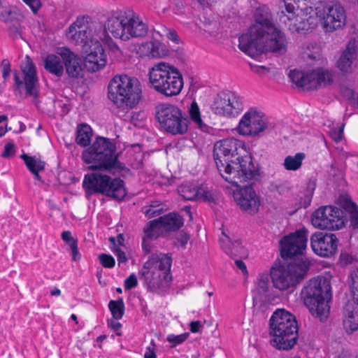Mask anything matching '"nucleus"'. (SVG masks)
I'll list each match as a JSON object with an SVG mask.
<instances>
[{
  "label": "nucleus",
  "mask_w": 358,
  "mask_h": 358,
  "mask_svg": "<svg viewBox=\"0 0 358 358\" xmlns=\"http://www.w3.org/2000/svg\"><path fill=\"white\" fill-rule=\"evenodd\" d=\"M20 14L6 2L0 0V20L5 23L15 21Z\"/></svg>",
  "instance_id": "35"
},
{
  "label": "nucleus",
  "mask_w": 358,
  "mask_h": 358,
  "mask_svg": "<svg viewBox=\"0 0 358 358\" xmlns=\"http://www.w3.org/2000/svg\"><path fill=\"white\" fill-rule=\"evenodd\" d=\"M344 124L338 129H333L329 131V136L335 142L338 143L343 138Z\"/></svg>",
  "instance_id": "54"
},
{
  "label": "nucleus",
  "mask_w": 358,
  "mask_h": 358,
  "mask_svg": "<svg viewBox=\"0 0 358 358\" xmlns=\"http://www.w3.org/2000/svg\"><path fill=\"white\" fill-rule=\"evenodd\" d=\"M357 46L350 41L337 62V67L344 73H352L357 66Z\"/></svg>",
  "instance_id": "23"
},
{
  "label": "nucleus",
  "mask_w": 358,
  "mask_h": 358,
  "mask_svg": "<svg viewBox=\"0 0 358 358\" xmlns=\"http://www.w3.org/2000/svg\"><path fill=\"white\" fill-rule=\"evenodd\" d=\"M115 144L109 138L98 136L82 152V159L90 171H106L123 178L131 176V170L118 159Z\"/></svg>",
  "instance_id": "3"
},
{
  "label": "nucleus",
  "mask_w": 358,
  "mask_h": 358,
  "mask_svg": "<svg viewBox=\"0 0 358 358\" xmlns=\"http://www.w3.org/2000/svg\"><path fill=\"white\" fill-rule=\"evenodd\" d=\"M271 345L279 350H288L296 343L298 327L295 317L284 309L275 310L270 319Z\"/></svg>",
  "instance_id": "6"
},
{
  "label": "nucleus",
  "mask_w": 358,
  "mask_h": 358,
  "mask_svg": "<svg viewBox=\"0 0 358 358\" xmlns=\"http://www.w3.org/2000/svg\"><path fill=\"white\" fill-rule=\"evenodd\" d=\"M308 230L305 227L284 236L280 241L282 260L278 259L270 268H309L315 262L303 255L306 248Z\"/></svg>",
  "instance_id": "4"
},
{
  "label": "nucleus",
  "mask_w": 358,
  "mask_h": 358,
  "mask_svg": "<svg viewBox=\"0 0 358 358\" xmlns=\"http://www.w3.org/2000/svg\"><path fill=\"white\" fill-rule=\"evenodd\" d=\"M343 212L338 208L326 206L317 208L312 215L313 225L321 229L338 230L343 227Z\"/></svg>",
  "instance_id": "14"
},
{
  "label": "nucleus",
  "mask_w": 358,
  "mask_h": 358,
  "mask_svg": "<svg viewBox=\"0 0 358 358\" xmlns=\"http://www.w3.org/2000/svg\"><path fill=\"white\" fill-rule=\"evenodd\" d=\"M57 53L62 59L68 76L73 78H78L83 71L81 58L66 47L59 48Z\"/></svg>",
  "instance_id": "21"
},
{
  "label": "nucleus",
  "mask_w": 358,
  "mask_h": 358,
  "mask_svg": "<svg viewBox=\"0 0 358 358\" xmlns=\"http://www.w3.org/2000/svg\"><path fill=\"white\" fill-rule=\"evenodd\" d=\"M268 128L265 115L257 108H251L240 120L237 131L243 136H256Z\"/></svg>",
  "instance_id": "15"
},
{
  "label": "nucleus",
  "mask_w": 358,
  "mask_h": 358,
  "mask_svg": "<svg viewBox=\"0 0 358 358\" xmlns=\"http://www.w3.org/2000/svg\"><path fill=\"white\" fill-rule=\"evenodd\" d=\"M92 46L90 49H86V57L84 59V66L85 69L92 73L99 71L103 69L106 64V55L104 50L98 41H92Z\"/></svg>",
  "instance_id": "20"
},
{
  "label": "nucleus",
  "mask_w": 358,
  "mask_h": 358,
  "mask_svg": "<svg viewBox=\"0 0 358 358\" xmlns=\"http://www.w3.org/2000/svg\"><path fill=\"white\" fill-rule=\"evenodd\" d=\"M151 87L159 94L171 97L178 95L183 87V78L180 71L167 62L155 64L149 71Z\"/></svg>",
  "instance_id": "7"
},
{
  "label": "nucleus",
  "mask_w": 358,
  "mask_h": 358,
  "mask_svg": "<svg viewBox=\"0 0 358 358\" xmlns=\"http://www.w3.org/2000/svg\"><path fill=\"white\" fill-rule=\"evenodd\" d=\"M160 229L162 228L159 227L158 218L150 221L143 229L145 234L143 238L148 239L157 238L159 234V229Z\"/></svg>",
  "instance_id": "42"
},
{
  "label": "nucleus",
  "mask_w": 358,
  "mask_h": 358,
  "mask_svg": "<svg viewBox=\"0 0 358 358\" xmlns=\"http://www.w3.org/2000/svg\"><path fill=\"white\" fill-rule=\"evenodd\" d=\"M83 187L87 196L101 194L121 201L127 195L124 182L120 178H112L109 176L99 173L86 174Z\"/></svg>",
  "instance_id": "9"
},
{
  "label": "nucleus",
  "mask_w": 358,
  "mask_h": 358,
  "mask_svg": "<svg viewBox=\"0 0 358 358\" xmlns=\"http://www.w3.org/2000/svg\"><path fill=\"white\" fill-rule=\"evenodd\" d=\"M296 15H291L292 18L282 17V21L285 27L291 34H305L312 31L317 25V16L315 14L313 6L306 8V10H296Z\"/></svg>",
  "instance_id": "12"
},
{
  "label": "nucleus",
  "mask_w": 358,
  "mask_h": 358,
  "mask_svg": "<svg viewBox=\"0 0 358 358\" xmlns=\"http://www.w3.org/2000/svg\"><path fill=\"white\" fill-rule=\"evenodd\" d=\"M227 99L222 92L217 94L215 99L213 103L212 104L211 108L213 113L216 115L224 116V117H235L234 114L230 113L229 106L226 103Z\"/></svg>",
  "instance_id": "33"
},
{
  "label": "nucleus",
  "mask_w": 358,
  "mask_h": 358,
  "mask_svg": "<svg viewBox=\"0 0 358 358\" xmlns=\"http://www.w3.org/2000/svg\"><path fill=\"white\" fill-rule=\"evenodd\" d=\"M92 136V128L87 124L78 126L76 131V142L82 147L90 145Z\"/></svg>",
  "instance_id": "34"
},
{
  "label": "nucleus",
  "mask_w": 358,
  "mask_h": 358,
  "mask_svg": "<svg viewBox=\"0 0 358 358\" xmlns=\"http://www.w3.org/2000/svg\"><path fill=\"white\" fill-rule=\"evenodd\" d=\"M170 271L171 270H145L142 273V278L149 290L160 293L171 285L172 275Z\"/></svg>",
  "instance_id": "18"
},
{
  "label": "nucleus",
  "mask_w": 358,
  "mask_h": 358,
  "mask_svg": "<svg viewBox=\"0 0 358 358\" xmlns=\"http://www.w3.org/2000/svg\"><path fill=\"white\" fill-rule=\"evenodd\" d=\"M350 278L353 289V299L358 305V270H352L351 271Z\"/></svg>",
  "instance_id": "49"
},
{
  "label": "nucleus",
  "mask_w": 358,
  "mask_h": 358,
  "mask_svg": "<svg viewBox=\"0 0 358 358\" xmlns=\"http://www.w3.org/2000/svg\"><path fill=\"white\" fill-rule=\"evenodd\" d=\"M127 19V12L118 16H112L107 20L105 24V29L110 31L115 38L126 41L127 32L125 21Z\"/></svg>",
  "instance_id": "26"
},
{
  "label": "nucleus",
  "mask_w": 358,
  "mask_h": 358,
  "mask_svg": "<svg viewBox=\"0 0 358 358\" xmlns=\"http://www.w3.org/2000/svg\"><path fill=\"white\" fill-rule=\"evenodd\" d=\"M338 241L336 236L334 234L316 232L310 237V246L316 255L329 257L336 253Z\"/></svg>",
  "instance_id": "17"
},
{
  "label": "nucleus",
  "mask_w": 358,
  "mask_h": 358,
  "mask_svg": "<svg viewBox=\"0 0 358 358\" xmlns=\"http://www.w3.org/2000/svg\"><path fill=\"white\" fill-rule=\"evenodd\" d=\"M289 77L292 82L297 87L308 90V87L310 84V80L308 79V73L304 74L303 72L294 69L290 71Z\"/></svg>",
  "instance_id": "38"
},
{
  "label": "nucleus",
  "mask_w": 358,
  "mask_h": 358,
  "mask_svg": "<svg viewBox=\"0 0 358 358\" xmlns=\"http://www.w3.org/2000/svg\"><path fill=\"white\" fill-rule=\"evenodd\" d=\"M220 244L222 250L231 257L245 258L248 255L247 249L241 244L240 240L232 241L230 237L222 233Z\"/></svg>",
  "instance_id": "27"
},
{
  "label": "nucleus",
  "mask_w": 358,
  "mask_h": 358,
  "mask_svg": "<svg viewBox=\"0 0 358 358\" xmlns=\"http://www.w3.org/2000/svg\"><path fill=\"white\" fill-rule=\"evenodd\" d=\"M137 284L136 276L134 274H131L124 280V288L129 290L136 287Z\"/></svg>",
  "instance_id": "55"
},
{
  "label": "nucleus",
  "mask_w": 358,
  "mask_h": 358,
  "mask_svg": "<svg viewBox=\"0 0 358 358\" xmlns=\"http://www.w3.org/2000/svg\"><path fill=\"white\" fill-rule=\"evenodd\" d=\"M20 68L23 78L22 79L17 72L14 73L15 88L20 90L24 87L26 96L36 99L38 95L39 83L35 65L28 55H26L24 62L21 64Z\"/></svg>",
  "instance_id": "13"
},
{
  "label": "nucleus",
  "mask_w": 358,
  "mask_h": 358,
  "mask_svg": "<svg viewBox=\"0 0 358 358\" xmlns=\"http://www.w3.org/2000/svg\"><path fill=\"white\" fill-rule=\"evenodd\" d=\"M315 14L322 19L327 32H332L345 24V11L338 2H327L322 8L316 6Z\"/></svg>",
  "instance_id": "11"
},
{
  "label": "nucleus",
  "mask_w": 358,
  "mask_h": 358,
  "mask_svg": "<svg viewBox=\"0 0 358 358\" xmlns=\"http://www.w3.org/2000/svg\"><path fill=\"white\" fill-rule=\"evenodd\" d=\"M126 22V41L130 38L145 36L148 31V26L132 11L127 12Z\"/></svg>",
  "instance_id": "24"
},
{
  "label": "nucleus",
  "mask_w": 358,
  "mask_h": 358,
  "mask_svg": "<svg viewBox=\"0 0 358 358\" xmlns=\"http://www.w3.org/2000/svg\"><path fill=\"white\" fill-rule=\"evenodd\" d=\"M159 227L168 231H175L180 229L183 225V218L176 213H169L158 218Z\"/></svg>",
  "instance_id": "29"
},
{
  "label": "nucleus",
  "mask_w": 358,
  "mask_h": 358,
  "mask_svg": "<svg viewBox=\"0 0 358 358\" xmlns=\"http://www.w3.org/2000/svg\"><path fill=\"white\" fill-rule=\"evenodd\" d=\"M15 145L13 143H8L5 145L4 150L1 154V157L4 158H10L15 155Z\"/></svg>",
  "instance_id": "56"
},
{
  "label": "nucleus",
  "mask_w": 358,
  "mask_h": 358,
  "mask_svg": "<svg viewBox=\"0 0 358 358\" xmlns=\"http://www.w3.org/2000/svg\"><path fill=\"white\" fill-rule=\"evenodd\" d=\"M337 264L341 267H352L358 268V259L351 253L341 252Z\"/></svg>",
  "instance_id": "41"
},
{
  "label": "nucleus",
  "mask_w": 358,
  "mask_h": 358,
  "mask_svg": "<svg viewBox=\"0 0 358 358\" xmlns=\"http://www.w3.org/2000/svg\"><path fill=\"white\" fill-rule=\"evenodd\" d=\"M271 189L277 192L280 194H283L288 192L289 188L283 183L274 182L271 185Z\"/></svg>",
  "instance_id": "57"
},
{
  "label": "nucleus",
  "mask_w": 358,
  "mask_h": 358,
  "mask_svg": "<svg viewBox=\"0 0 358 358\" xmlns=\"http://www.w3.org/2000/svg\"><path fill=\"white\" fill-rule=\"evenodd\" d=\"M20 17H18L15 21H13L12 22H8V24L9 25V34L10 36L15 38L20 34V24L19 22Z\"/></svg>",
  "instance_id": "52"
},
{
  "label": "nucleus",
  "mask_w": 358,
  "mask_h": 358,
  "mask_svg": "<svg viewBox=\"0 0 358 358\" xmlns=\"http://www.w3.org/2000/svg\"><path fill=\"white\" fill-rule=\"evenodd\" d=\"M285 10H282L278 13L279 24L282 28L285 27V23L282 21V17L292 18L290 15H296L297 14L296 13V7L292 3L285 1Z\"/></svg>",
  "instance_id": "44"
},
{
  "label": "nucleus",
  "mask_w": 358,
  "mask_h": 358,
  "mask_svg": "<svg viewBox=\"0 0 358 358\" xmlns=\"http://www.w3.org/2000/svg\"><path fill=\"white\" fill-rule=\"evenodd\" d=\"M29 6L34 13H36L41 7L40 0H23Z\"/></svg>",
  "instance_id": "59"
},
{
  "label": "nucleus",
  "mask_w": 358,
  "mask_h": 358,
  "mask_svg": "<svg viewBox=\"0 0 358 358\" xmlns=\"http://www.w3.org/2000/svg\"><path fill=\"white\" fill-rule=\"evenodd\" d=\"M108 99L118 108H134L141 99V90L137 79L127 75L116 76L110 82Z\"/></svg>",
  "instance_id": "8"
},
{
  "label": "nucleus",
  "mask_w": 358,
  "mask_h": 358,
  "mask_svg": "<svg viewBox=\"0 0 358 358\" xmlns=\"http://www.w3.org/2000/svg\"><path fill=\"white\" fill-rule=\"evenodd\" d=\"M308 270H271L273 286L280 290L296 287L304 280Z\"/></svg>",
  "instance_id": "16"
},
{
  "label": "nucleus",
  "mask_w": 358,
  "mask_h": 358,
  "mask_svg": "<svg viewBox=\"0 0 358 358\" xmlns=\"http://www.w3.org/2000/svg\"><path fill=\"white\" fill-rule=\"evenodd\" d=\"M222 94L226 96V103L229 107L230 113L234 116L238 115L243 108L241 97L235 92L229 90L222 91Z\"/></svg>",
  "instance_id": "32"
},
{
  "label": "nucleus",
  "mask_w": 358,
  "mask_h": 358,
  "mask_svg": "<svg viewBox=\"0 0 358 358\" xmlns=\"http://www.w3.org/2000/svg\"><path fill=\"white\" fill-rule=\"evenodd\" d=\"M343 326L346 331L352 333L358 329V306L352 303H347L344 307Z\"/></svg>",
  "instance_id": "28"
},
{
  "label": "nucleus",
  "mask_w": 358,
  "mask_h": 358,
  "mask_svg": "<svg viewBox=\"0 0 358 358\" xmlns=\"http://www.w3.org/2000/svg\"><path fill=\"white\" fill-rule=\"evenodd\" d=\"M99 259L101 264V265L105 268H110L114 266L115 265V259L114 258L107 254H101L99 256Z\"/></svg>",
  "instance_id": "53"
},
{
  "label": "nucleus",
  "mask_w": 358,
  "mask_h": 358,
  "mask_svg": "<svg viewBox=\"0 0 358 358\" xmlns=\"http://www.w3.org/2000/svg\"><path fill=\"white\" fill-rule=\"evenodd\" d=\"M348 210L350 213V225L353 227H358V209L355 203H350L348 207Z\"/></svg>",
  "instance_id": "48"
},
{
  "label": "nucleus",
  "mask_w": 358,
  "mask_h": 358,
  "mask_svg": "<svg viewBox=\"0 0 358 358\" xmlns=\"http://www.w3.org/2000/svg\"><path fill=\"white\" fill-rule=\"evenodd\" d=\"M109 241L112 244L111 250L113 252V253L117 256L118 266H120L121 264L125 263L127 260L125 252H123L116 244V238L115 237H110L109 238Z\"/></svg>",
  "instance_id": "46"
},
{
  "label": "nucleus",
  "mask_w": 358,
  "mask_h": 358,
  "mask_svg": "<svg viewBox=\"0 0 358 358\" xmlns=\"http://www.w3.org/2000/svg\"><path fill=\"white\" fill-rule=\"evenodd\" d=\"M20 157L24 160L25 165L30 172L35 170H44L45 163L39 158L31 157L25 153L21 155Z\"/></svg>",
  "instance_id": "39"
},
{
  "label": "nucleus",
  "mask_w": 358,
  "mask_h": 358,
  "mask_svg": "<svg viewBox=\"0 0 358 358\" xmlns=\"http://www.w3.org/2000/svg\"><path fill=\"white\" fill-rule=\"evenodd\" d=\"M199 187L192 183L185 182L178 187V192L185 200L193 201L199 196Z\"/></svg>",
  "instance_id": "36"
},
{
  "label": "nucleus",
  "mask_w": 358,
  "mask_h": 358,
  "mask_svg": "<svg viewBox=\"0 0 358 358\" xmlns=\"http://www.w3.org/2000/svg\"><path fill=\"white\" fill-rule=\"evenodd\" d=\"M190 331L192 333H196L199 331L200 329L202 327V325L199 321H193L190 323Z\"/></svg>",
  "instance_id": "63"
},
{
  "label": "nucleus",
  "mask_w": 358,
  "mask_h": 358,
  "mask_svg": "<svg viewBox=\"0 0 358 358\" xmlns=\"http://www.w3.org/2000/svg\"><path fill=\"white\" fill-rule=\"evenodd\" d=\"M151 345H152V347L148 346L146 348V351L144 355V358H157V356H156V354L155 352V344L153 341L151 342Z\"/></svg>",
  "instance_id": "62"
},
{
  "label": "nucleus",
  "mask_w": 358,
  "mask_h": 358,
  "mask_svg": "<svg viewBox=\"0 0 358 358\" xmlns=\"http://www.w3.org/2000/svg\"><path fill=\"white\" fill-rule=\"evenodd\" d=\"M108 308L115 320H120L122 317L124 312V305L122 299L116 301H110Z\"/></svg>",
  "instance_id": "43"
},
{
  "label": "nucleus",
  "mask_w": 358,
  "mask_h": 358,
  "mask_svg": "<svg viewBox=\"0 0 358 358\" xmlns=\"http://www.w3.org/2000/svg\"><path fill=\"white\" fill-rule=\"evenodd\" d=\"M44 68L50 73L61 77L64 73V63L61 56L48 55L44 60Z\"/></svg>",
  "instance_id": "31"
},
{
  "label": "nucleus",
  "mask_w": 358,
  "mask_h": 358,
  "mask_svg": "<svg viewBox=\"0 0 358 358\" xmlns=\"http://www.w3.org/2000/svg\"><path fill=\"white\" fill-rule=\"evenodd\" d=\"M155 117L160 127L172 135H183L188 131L190 120L186 113L169 103H161L155 107Z\"/></svg>",
  "instance_id": "10"
},
{
  "label": "nucleus",
  "mask_w": 358,
  "mask_h": 358,
  "mask_svg": "<svg viewBox=\"0 0 358 358\" xmlns=\"http://www.w3.org/2000/svg\"><path fill=\"white\" fill-rule=\"evenodd\" d=\"M191 120L203 131H207L208 126L204 124L201 118L199 108L196 102H192L189 109Z\"/></svg>",
  "instance_id": "40"
},
{
  "label": "nucleus",
  "mask_w": 358,
  "mask_h": 358,
  "mask_svg": "<svg viewBox=\"0 0 358 358\" xmlns=\"http://www.w3.org/2000/svg\"><path fill=\"white\" fill-rule=\"evenodd\" d=\"M268 278L267 275L262 276L258 280V287L260 292H265L268 289Z\"/></svg>",
  "instance_id": "60"
},
{
  "label": "nucleus",
  "mask_w": 358,
  "mask_h": 358,
  "mask_svg": "<svg viewBox=\"0 0 358 358\" xmlns=\"http://www.w3.org/2000/svg\"><path fill=\"white\" fill-rule=\"evenodd\" d=\"M234 200L240 208L250 215L257 213L260 199L252 185H245L234 193Z\"/></svg>",
  "instance_id": "19"
},
{
  "label": "nucleus",
  "mask_w": 358,
  "mask_h": 358,
  "mask_svg": "<svg viewBox=\"0 0 358 358\" xmlns=\"http://www.w3.org/2000/svg\"><path fill=\"white\" fill-rule=\"evenodd\" d=\"M1 68L2 72L10 73L11 71L10 62L6 59H3V61L1 62Z\"/></svg>",
  "instance_id": "64"
},
{
  "label": "nucleus",
  "mask_w": 358,
  "mask_h": 358,
  "mask_svg": "<svg viewBox=\"0 0 358 358\" xmlns=\"http://www.w3.org/2000/svg\"><path fill=\"white\" fill-rule=\"evenodd\" d=\"M189 336L188 333L182 334L180 335L171 334L167 336L166 340L172 343L171 348H174L176 345L183 343Z\"/></svg>",
  "instance_id": "50"
},
{
  "label": "nucleus",
  "mask_w": 358,
  "mask_h": 358,
  "mask_svg": "<svg viewBox=\"0 0 358 358\" xmlns=\"http://www.w3.org/2000/svg\"><path fill=\"white\" fill-rule=\"evenodd\" d=\"M67 37L76 44H83L85 49H90L92 46L90 38V31L87 26L83 24V19L78 18L76 22L70 25L66 33Z\"/></svg>",
  "instance_id": "22"
},
{
  "label": "nucleus",
  "mask_w": 358,
  "mask_h": 358,
  "mask_svg": "<svg viewBox=\"0 0 358 358\" xmlns=\"http://www.w3.org/2000/svg\"><path fill=\"white\" fill-rule=\"evenodd\" d=\"M308 79L310 80L308 90H317L331 85L333 75L329 70L318 68L308 73Z\"/></svg>",
  "instance_id": "25"
},
{
  "label": "nucleus",
  "mask_w": 358,
  "mask_h": 358,
  "mask_svg": "<svg viewBox=\"0 0 358 358\" xmlns=\"http://www.w3.org/2000/svg\"><path fill=\"white\" fill-rule=\"evenodd\" d=\"M71 241H66L65 243L69 245L72 255V259L76 261L80 257V255L78 250V240L72 238Z\"/></svg>",
  "instance_id": "51"
},
{
  "label": "nucleus",
  "mask_w": 358,
  "mask_h": 358,
  "mask_svg": "<svg viewBox=\"0 0 358 358\" xmlns=\"http://www.w3.org/2000/svg\"><path fill=\"white\" fill-rule=\"evenodd\" d=\"M305 157L303 152H298L294 156L288 155L284 159L283 166L287 171H296L301 168Z\"/></svg>",
  "instance_id": "37"
},
{
  "label": "nucleus",
  "mask_w": 358,
  "mask_h": 358,
  "mask_svg": "<svg viewBox=\"0 0 358 358\" xmlns=\"http://www.w3.org/2000/svg\"><path fill=\"white\" fill-rule=\"evenodd\" d=\"M172 258L168 255L152 254L144 264L143 268H171Z\"/></svg>",
  "instance_id": "30"
},
{
  "label": "nucleus",
  "mask_w": 358,
  "mask_h": 358,
  "mask_svg": "<svg viewBox=\"0 0 358 358\" xmlns=\"http://www.w3.org/2000/svg\"><path fill=\"white\" fill-rule=\"evenodd\" d=\"M199 196L198 199H201L203 201L214 203L215 201V194L213 191L206 187H199Z\"/></svg>",
  "instance_id": "47"
},
{
  "label": "nucleus",
  "mask_w": 358,
  "mask_h": 358,
  "mask_svg": "<svg viewBox=\"0 0 358 358\" xmlns=\"http://www.w3.org/2000/svg\"><path fill=\"white\" fill-rule=\"evenodd\" d=\"M213 158L222 177L234 185L260 178L258 166L255 165L242 142L236 138H224L215 143Z\"/></svg>",
  "instance_id": "1"
},
{
  "label": "nucleus",
  "mask_w": 358,
  "mask_h": 358,
  "mask_svg": "<svg viewBox=\"0 0 358 358\" xmlns=\"http://www.w3.org/2000/svg\"><path fill=\"white\" fill-rule=\"evenodd\" d=\"M255 23L248 32L240 36L239 49L251 57L264 52L284 54L287 51L286 38L275 27L269 8H258L255 13Z\"/></svg>",
  "instance_id": "2"
},
{
  "label": "nucleus",
  "mask_w": 358,
  "mask_h": 358,
  "mask_svg": "<svg viewBox=\"0 0 358 358\" xmlns=\"http://www.w3.org/2000/svg\"><path fill=\"white\" fill-rule=\"evenodd\" d=\"M168 50L165 45L155 41L151 43L150 53L152 57H162L166 55Z\"/></svg>",
  "instance_id": "45"
},
{
  "label": "nucleus",
  "mask_w": 358,
  "mask_h": 358,
  "mask_svg": "<svg viewBox=\"0 0 358 358\" xmlns=\"http://www.w3.org/2000/svg\"><path fill=\"white\" fill-rule=\"evenodd\" d=\"M176 239L180 243V245L185 248L189 240V236L187 233L181 231L178 234Z\"/></svg>",
  "instance_id": "61"
},
{
  "label": "nucleus",
  "mask_w": 358,
  "mask_h": 358,
  "mask_svg": "<svg viewBox=\"0 0 358 358\" xmlns=\"http://www.w3.org/2000/svg\"><path fill=\"white\" fill-rule=\"evenodd\" d=\"M331 278L332 275L328 271L324 276L310 279L301 290L304 305L312 316L320 322L326 321L329 315V302L332 297Z\"/></svg>",
  "instance_id": "5"
},
{
  "label": "nucleus",
  "mask_w": 358,
  "mask_h": 358,
  "mask_svg": "<svg viewBox=\"0 0 358 358\" xmlns=\"http://www.w3.org/2000/svg\"><path fill=\"white\" fill-rule=\"evenodd\" d=\"M164 31L166 32V37L169 40L172 41L176 44H178L180 43V38L176 30L165 28Z\"/></svg>",
  "instance_id": "58"
}]
</instances>
